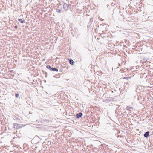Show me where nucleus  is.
<instances>
[{
    "label": "nucleus",
    "instance_id": "1",
    "mask_svg": "<svg viewBox=\"0 0 153 153\" xmlns=\"http://www.w3.org/2000/svg\"><path fill=\"white\" fill-rule=\"evenodd\" d=\"M68 6L66 3H64L63 5V8L65 11H67L68 9Z\"/></svg>",
    "mask_w": 153,
    "mask_h": 153
},
{
    "label": "nucleus",
    "instance_id": "2",
    "mask_svg": "<svg viewBox=\"0 0 153 153\" xmlns=\"http://www.w3.org/2000/svg\"><path fill=\"white\" fill-rule=\"evenodd\" d=\"M14 125L16 126V129L21 128H22V126L18 123H14Z\"/></svg>",
    "mask_w": 153,
    "mask_h": 153
},
{
    "label": "nucleus",
    "instance_id": "3",
    "mask_svg": "<svg viewBox=\"0 0 153 153\" xmlns=\"http://www.w3.org/2000/svg\"><path fill=\"white\" fill-rule=\"evenodd\" d=\"M83 115V114L82 113H79L76 114V117L77 118H79L81 117Z\"/></svg>",
    "mask_w": 153,
    "mask_h": 153
},
{
    "label": "nucleus",
    "instance_id": "4",
    "mask_svg": "<svg viewBox=\"0 0 153 153\" xmlns=\"http://www.w3.org/2000/svg\"><path fill=\"white\" fill-rule=\"evenodd\" d=\"M149 133L150 132L149 131L146 132L144 134V137L146 138L148 137L149 136Z\"/></svg>",
    "mask_w": 153,
    "mask_h": 153
},
{
    "label": "nucleus",
    "instance_id": "5",
    "mask_svg": "<svg viewBox=\"0 0 153 153\" xmlns=\"http://www.w3.org/2000/svg\"><path fill=\"white\" fill-rule=\"evenodd\" d=\"M69 61V62L70 63L71 65H74V61L73 60L71 59H68Z\"/></svg>",
    "mask_w": 153,
    "mask_h": 153
},
{
    "label": "nucleus",
    "instance_id": "6",
    "mask_svg": "<svg viewBox=\"0 0 153 153\" xmlns=\"http://www.w3.org/2000/svg\"><path fill=\"white\" fill-rule=\"evenodd\" d=\"M51 71H56L57 72L58 71V69L55 68H52Z\"/></svg>",
    "mask_w": 153,
    "mask_h": 153
},
{
    "label": "nucleus",
    "instance_id": "7",
    "mask_svg": "<svg viewBox=\"0 0 153 153\" xmlns=\"http://www.w3.org/2000/svg\"><path fill=\"white\" fill-rule=\"evenodd\" d=\"M46 68L49 69L51 71V67L50 65H47V66H46Z\"/></svg>",
    "mask_w": 153,
    "mask_h": 153
},
{
    "label": "nucleus",
    "instance_id": "8",
    "mask_svg": "<svg viewBox=\"0 0 153 153\" xmlns=\"http://www.w3.org/2000/svg\"><path fill=\"white\" fill-rule=\"evenodd\" d=\"M132 107H130L128 106H127L126 108V109L127 110H129L130 109H132Z\"/></svg>",
    "mask_w": 153,
    "mask_h": 153
},
{
    "label": "nucleus",
    "instance_id": "9",
    "mask_svg": "<svg viewBox=\"0 0 153 153\" xmlns=\"http://www.w3.org/2000/svg\"><path fill=\"white\" fill-rule=\"evenodd\" d=\"M18 20L21 23H24L23 21L21 19H19Z\"/></svg>",
    "mask_w": 153,
    "mask_h": 153
},
{
    "label": "nucleus",
    "instance_id": "10",
    "mask_svg": "<svg viewBox=\"0 0 153 153\" xmlns=\"http://www.w3.org/2000/svg\"><path fill=\"white\" fill-rule=\"evenodd\" d=\"M103 101L104 102H106V101H110V100H109V98L108 99H106L105 100H104Z\"/></svg>",
    "mask_w": 153,
    "mask_h": 153
},
{
    "label": "nucleus",
    "instance_id": "11",
    "mask_svg": "<svg viewBox=\"0 0 153 153\" xmlns=\"http://www.w3.org/2000/svg\"><path fill=\"white\" fill-rule=\"evenodd\" d=\"M56 12L58 13H61V10L60 9H57V10H56Z\"/></svg>",
    "mask_w": 153,
    "mask_h": 153
},
{
    "label": "nucleus",
    "instance_id": "12",
    "mask_svg": "<svg viewBox=\"0 0 153 153\" xmlns=\"http://www.w3.org/2000/svg\"><path fill=\"white\" fill-rule=\"evenodd\" d=\"M19 95L18 94H15V97L16 98H18L19 97Z\"/></svg>",
    "mask_w": 153,
    "mask_h": 153
},
{
    "label": "nucleus",
    "instance_id": "13",
    "mask_svg": "<svg viewBox=\"0 0 153 153\" xmlns=\"http://www.w3.org/2000/svg\"><path fill=\"white\" fill-rule=\"evenodd\" d=\"M130 78V77H124L123 78V79H128Z\"/></svg>",
    "mask_w": 153,
    "mask_h": 153
},
{
    "label": "nucleus",
    "instance_id": "14",
    "mask_svg": "<svg viewBox=\"0 0 153 153\" xmlns=\"http://www.w3.org/2000/svg\"><path fill=\"white\" fill-rule=\"evenodd\" d=\"M17 27H18L17 26H15L14 27V28L16 29H17Z\"/></svg>",
    "mask_w": 153,
    "mask_h": 153
},
{
    "label": "nucleus",
    "instance_id": "15",
    "mask_svg": "<svg viewBox=\"0 0 153 153\" xmlns=\"http://www.w3.org/2000/svg\"><path fill=\"white\" fill-rule=\"evenodd\" d=\"M71 33L72 34H73V33H72V32H71Z\"/></svg>",
    "mask_w": 153,
    "mask_h": 153
},
{
    "label": "nucleus",
    "instance_id": "16",
    "mask_svg": "<svg viewBox=\"0 0 153 153\" xmlns=\"http://www.w3.org/2000/svg\"><path fill=\"white\" fill-rule=\"evenodd\" d=\"M12 72V70L10 71V72Z\"/></svg>",
    "mask_w": 153,
    "mask_h": 153
},
{
    "label": "nucleus",
    "instance_id": "17",
    "mask_svg": "<svg viewBox=\"0 0 153 153\" xmlns=\"http://www.w3.org/2000/svg\"><path fill=\"white\" fill-rule=\"evenodd\" d=\"M12 72V70L10 71V72Z\"/></svg>",
    "mask_w": 153,
    "mask_h": 153
}]
</instances>
